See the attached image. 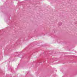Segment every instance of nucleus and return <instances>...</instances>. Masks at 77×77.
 I'll use <instances>...</instances> for the list:
<instances>
[{"instance_id":"nucleus-2","label":"nucleus","mask_w":77,"mask_h":77,"mask_svg":"<svg viewBox=\"0 0 77 77\" xmlns=\"http://www.w3.org/2000/svg\"><path fill=\"white\" fill-rule=\"evenodd\" d=\"M16 53H18V52H16Z\"/></svg>"},{"instance_id":"nucleus-1","label":"nucleus","mask_w":77,"mask_h":77,"mask_svg":"<svg viewBox=\"0 0 77 77\" xmlns=\"http://www.w3.org/2000/svg\"><path fill=\"white\" fill-rule=\"evenodd\" d=\"M58 24L59 25V26H61V25H62V23L59 22L58 23Z\"/></svg>"}]
</instances>
